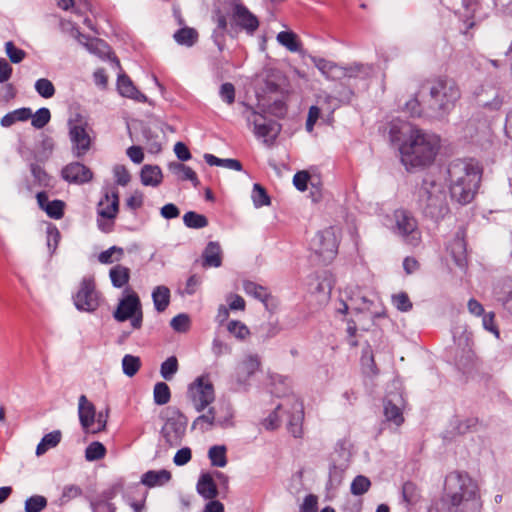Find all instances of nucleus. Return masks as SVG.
<instances>
[{
    "mask_svg": "<svg viewBox=\"0 0 512 512\" xmlns=\"http://www.w3.org/2000/svg\"><path fill=\"white\" fill-rule=\"evenodd\" d=\"M446 496L436 501L429 512H480L477 484L466 473L451 472L445 479Z\"/></svg>",
    "mask_w": 512,
    "mask_h": 512,
    "instance_id": "obj_1",
    "label": "nucleus"
},
{
    "mask_svg": "<svg viewBox=\"0 0 512 512\" xmlns=\"http://www.w3.org/2000/svg\"><path fill=\"white\" fill-rule=\"evenodd\" d=\"M227 16L221 10H216L213 14V21L216 24L212 33L214 43L220 51L224 49L226 33L234 37L239 31H244L247 35H254L259 28V20L242 2L234 0L230 4Z\"/></svg>",
    "mask_w": 512,
    "mask_h": 512,
    "instance_id": "obj_2",
    "label": "nucleus"
},
{
    "mask_svg": "<svg viewBox=\"0 0 512 512\" xmlns=\"http://www.w3.org/2000/svg\"><path fill=\"white\" fill-rule=\"evenodd\" d=\"M440 149L438 135L413 128L400 146L401 162L407 170L430 166Z\"/></svg>",
    "mask_w": 512,
    "mask_h": 512,
    "instance_id": "obj_3",
    "label": "nucleus"
},
{
    "mask_svg": "<svg viewBox=\"0 0 512 512\" xmlns=\"http://www.w3.org/2000/svg\"><path fill=\"white\" fill-rule=\"evenodd\" d=\"M451 198L461 205L470 203L479 188L481 169L476 163L456 159L448 166Z\"/></svg>",
    "mask_w": 512,
    "mask_h": 512,
    "instance_id": "obj_4",
    "label": "nucleus"
},
{
    "mask_svg": "<svg viewBox=\"0 0 512 512\" xmlns=\"http://www.w3.org/2000/svg\"><path fill=\"white\" fill-rule=\"evenodd\" d=\"M421 89L429 91L428 113L439 119L446 117L461 98L458 84L450 78L426 80L421 84Z\"/></svg>",
    "mask_w": 512,
    "mask_h": 512,
    "instance_id": "obj_5",
    "label": "nucleus"
},
{
    "mask_svg": "<svg viewBox=\"0 0 512 512\" xmlns=\"http://www.w3.org/2000/svg\"><path fill=\"white\" fill-rule=\"evenodd\" d=\"M417 197L419 208L426 217L438 221L448 214L449 206L445 187L434 176L427 175L423 178Z\"/></svg>",
    "mask_w": 512,
    "mask_h": 512,
    "instance_id": "obj_6",
    "label": "nucleus"
},
{
    "mask_svg": "<svg viewBox=\"0 0 512 512\" xmlns=\"http://www.w3.org/2000/svg\"><path fill=\"white\" fill-rule=\"evenodd\" d=\"M393 232L409 246L417 247L422 241L421 231L416 218L407 210L398 209L394 212Z\"/></svg>",
    "mask_w": 512,
    "mask_h": 512,
    "instance_id": "obj_7",
    "label": "nucleus"
},
{
    "mask_svg": "<svg viewBox=\"0 0 512 512\" xmlns=\"http://www.w3.org/2000/svg\"><path fill=\"white\" fill-rule=\"evenodd\" d=\"M187 422V418L178 409H167V418L162 427L161 434L170 447H176L181 444L185 436Z\"/></svg>",
    "mask_w": 512,
    "mask_h": 512,
    "instance_id": "obj_8",
    "label": "nucleus"
},
{
    "mask_svg": "<svg viewBox=\"0 0 512 512\" xmlns=\"http://www.w3.org/2000/svg\"><path fill=\"white\" fill-rule=\"evenodd\" d=\"M244 106L243 115L249 124H253L255 136L262 138L264 143H273L280 132L278 123L257 113L251 106L246 104Z\"/></svg>",
    "mask_w": 512,
    "mask_h": 512,
    "instance_id": "obj_9",
    "label": "nucleus"
},
{
    "mask_svg": "<svg viewBox=\"0 0 512 512\" xmlns=\"http://www.w3.org/2000/svg\"><path fill=\"white\" fill-rule=\"evenodd\" d=\"M188 397L197 412L204 411L215 400V391L208 375L197 377L188 387Z\"/></svg>",
    "mask_w": 512,
    "mask_h": 512,
    "instance_id": "obj_10",
    "label": "nucleus"
},
{
    "mask_svg": "<svg viewBox=\"0 0 512 512\" xmlns=\"http://www.w3.org/2000/svg\"><path fill=\"white\" fill-rule=\"evenodd\" d=\"M310 249L326 264L334 259L338 250V241L332 227L319 231L310 241Z\"/></svg>",
    "mask_w": 512,
    "mask_h": 512,
    "instance_id": "obj_11",
    "label": "nucleus"
},
{
    "mask_svg": "<svg viewBox=\"0 0 512 512\" xmlns=\"http://www.w3.org/2000/svg\"><path fill=\"white\" fill-rule=\"evenodd\" d=\"M114 318L119 322L131 319V326L139 329L142 326L143 314L141 310L140 299L136 293L132 292L122 298L113 313Z\"/></svg>",
    "mask_w": 512,
    "mask_h": 512,
    "instance_id": "obj_12",
    "label": "nucleus"
},
{
    "mask_svg": "<svg viewBox=\"0 0 512 512\" xmlns=\"http://www.w3.org/2000/svg\"><path fill=\"white\" fill-rule=\"evenodd\" d=\"M75 307L80 311L93 312L99 306L98 293L92 279L84 278L78 292L73 297Z\"/></svg>",
    "mask_w": 512,
    "mask_h": 512,
    "instance_id": "obj_13",
    "label": "nucleus"
},
{
    "mask_svg": "<svg viewBox=\"0 0 512 512\" xmlns=\"http://www.w3.org/2000/svg\"><path fill=\"white\" fill-rule=\"evenodd\" d=\"M288 415L287 429L295 437H302V422L304 419L303 404L295 395L288 397V407L285 410Z\"/></svg>",
    "mask_w": 512,
    "mask_h": 512,
    "instance_id": "obj_14",
    "label": "nucleus"
},
{
    "mask_svg": "<svg viewBox=\"0 0 512 512\" xmlns=\"http://www.w3.org/2000/svg\"><path fill=\"white\" fill-rule=\"evenodd\" d=\"M384 416L389 423L399 427L404 422L403 409L405 400L399 393H390L384 399Z\"/></svg>",
    "mask_w": 512,
    "mask_h": 512,
    "instance_id": "obj_15",
    "label": "nucleus"
},
{
    "mask_svg": "<svg viewBox=\"0 0 512 512\" xmlns=\"http://www.w3.org/2000/svg\"><path fill=\"white\" fill-rule=\"evenodd\" d=\"M61 176L70 184L81 185L90 182L93 178V173L84 164L72 162L63 167Z\"/></svg>",
    "mask_w": 512,
    "mask_h": 512,
    "instance_id": "obj_16",
    "label": "nucleus"
},
{
    "mask_svg": "<svg viewBox=\"0 0 512 512\" xmlns=\"http://www.w3.org/2000/svg\"><path fill=\"white\" fill-rule=\"evenodd\" d=\"M119 212V192L116 188L106 189L98 203L97 214L101 218L113 220Z\"/></svg>",
    "mask_w": 512,
    "mask_h": 512,
    "instance_id": "obj_17",
    "label": "nucleus"
},
{
    "mask_svg": "<svg viewBox=\"0 0 512 512\" xmlns=\"http://www.w3.org/2000/svg\"><path fill=\"white\" fill-rule=\"evenodd\" d=\"M36 200L39 208L44 211L48 217L59 220L64 215L65 202L62 200H50L47 192L42 191L36 194Z\"/></svg>",
    "mask_w": 512,
    "mask_h": 512,
    "instance_id": "obj_18",
    "label": "nucleus"
},
{
    "mask_svg": "<svg viewBox=\"0 0 512 512\" xmlns=\"http://www.w3.org/2000/svg\"><path fill=\"white\" fill-rule=\"evenodd\" d=\"M70 139L77 157L84 155L90 148L91 139L82 124L70 128Z\"/></svg>",
    "mask_w": 512,
    "mask_h": 512,
    "instance_id": "obj_19",
    "label": "nucleus"
},
{
    "mask_svg": "<svg viewBox=\"0 0 512 512\" xmlns=\"http://www.w3.org/2000/svg\"><path fill=\"white\" fill-rule=\"evenodd\" d=\"M448 250L450 252L451 257L453 258L455 264L461 268L465 269L467 266V251H466V243L464 240V232L459 230L454 239L448 246Z\"/></svg>",
    "mask_w": 512,
    "mask_h": 512,
    "instance_id": "obj_20",
    "label": "nucleus"
},
{
    "mask_svg": "<svg viewBox=\"0 0 512 512\" xmlns=\"http://www.w3.org/2000/svg\"><path fill=\"white\" fill-rule=\"evenodd\" d=\"M78 415L83 430L89 433L90 427L95 425L96 411L93 403L85 395L79 397Z\"/></svg>",
    "mask_w": 512,
    "mask_h": 512,
    "instance_id": "obj_21",
    "label": "nucleus"
},
{
    "mask_svg": "<svg viewBox=\"0 0 512 512\" xmlns=\"http://www.w3.org/2000/svg\"><path fill=\"white\" fill-rule=\"evenodd\" d=\"M117 88L119 93L124 97L134 99L138 102L147 101V97L137 90L131 79L126 74L118 75Z\"/></svg>",
    "mask_w": 512,
    "mask_h": 512,
    "instance_id": "obj_22",
    "label": "nucleus"
},
{
    "mask_svg": "<svg viewBox=\"0 0 512 512\" xmlns=\"http://www.w3.org/2000/svg\"><path fill=\"white\" fill-rule=\"evenodd\" d=\"M333 285L332 276L328 272L316 275L309 284L310 290L313 293L321 295L324 300L329 298Z\"/></svg>",
    "mask_w": 512,
    "mask_h": 512,
    "instance_id": "obj_23",
    "label": "nucleus"
},
{
    "mask_svg": "<svg viewBox=\"0 0 512 512\" xmlns=\"http://www.w3.org/2000/svg\"><path fill=\"white\" fill-rule=\"evenodd\" d=\"M202 266L220 267L222 264V249L218 242L210 241L202 253Z\"/></svg>",
    "mask_w": 512,
    "mask_h": 512,
    "instance_id": "obj_24",
    "label": "nucleus"
},
{
    "mask_svg": "<svg viewBox=\"0 0 512 512\" xmlns=\"http://www.w3.org/2000/svg\"><path fill=\"white\" fill-rule=\"evenodd\" d=\"M312 61L317 69L327 78L331 80H340L343 78L342 66L335 62L324 58L313 57Z\"/></svg>",
    "mask_w": 512,
    "mask_h": 512,
    "instance_id": "obj_25",
    "label": "nucleus"
},
{
    "mask_svg": "<svg viewBox=\"0 0 512 512\" xmlns=\"http://www.w3.org/2000/svg\"><path fill=\"white\" fill-rule=\"evenodd\" d=\"M171 477V472L166 469L149 470L142 475L140 483L149 488H154L165 485L171 480Z\"/></svg>",
    "mask_w": 512,
    "mask_h": 512,
    "instance_id": "obj_26",
    "label": "nucleus"
},
{
    "mask_svg": "<svg viewBox=\"0 0 512 512\" xmlns=\"http://www.w3.org/2000/svg\"><path fill=\"white\" fill-rule=\"evenodd\" d=\"M215 418L218 427H233L234 411L232 405L229 402H221L218 406H215Z\"/></svg>",
    "mask_w": 512,
    "mask_h": 512,
    "instance_id": "obj_27",
    "label": "nucleus"
},
{
    "mask_svg": "<svg viewBox=\"0 0 512 512\" xmlns=\"http://www.w3.org/2000/svg\"><path fill=\"white\" fill-rule=\"evenodd\" d=\"M141 183L144 186L157 187L162 182V171L157 165H144L140 172Z\"/></svg>",
    "mask_w": 512,
    "mask_h": 512,
    "instance_id": "obj_28",
    "label": "nucleus"
},
{
    "mask_svg": "<svg viewBox=\"0 0 512 512\" xmlns=\"http://www.w3.org/2000/svg\"><path fill=\"white\" fill-rule=\"evenodd\" d=\"M90 53L95 54L100 58H110L112 55L111 48L109 45L102 39L99 38H89L86 36V39L81 43Z\"/></svg>",
    "mask_w": 512,
    "mask_h": 512,
    "instance_id": "obj_29",
    "label": "nucleus"
},
{
    "mask_svg": "<svg viewBox=\"0 0 512 512\" xmlns=\"http://www.w3.org/2000/svg\"><path fill=\"white\" fill-rule=\"evenodd\" d=\"M169 170L177 176L179 180H189L192 182L194 187H198L200 182L195 171L179 162H173L169 164Z\"/></svg>",
    "mask_w": 512,
    "mask_h": 512,
    "instance_id": "obj_30",
    "label": "nucleus"
},
{
    "mask_svg": "<svg viewBox=\"0 0 512 512\" xmlns=\"http://www.w3.org/2000/svg\"><path fill=\"white\" fill-rule=\"evenodd\" d=\"M260 367V359L257 355L247 356L238 366V377L240 381H246Z\"/></svg>",
    "mask_w": 512,
    "mask_h": 512,
    "instance_id": "obj_31",
    "label": "nucleus"
},
{
    "mask_svg": "<svg viewBox=\"0 0 512 512\" xmlns=\"http://www.w3.org/2000/svg\"><path fill=\"white\" fill-rule=\"evenodd\" d=\"M197 492L205 499L212 500L218 495L216 484L209 474L200 476L197 482Z\"/></svg>",
    "mask_w": 512,
    "mask_h": 512,
    "instance_id": "obj_32",
    "label": "nucleus"
},
{
    "mask_svg": "<svg viewBox=\"0 0 512 512\" xmlns=\"http://www.w3.org/2000/svg\"><path fill=\"white\" fill-rule=\"evenodd\" d=\"M61 439L62 433L60 430H54L46 434L36 447V455L42 456L50 449L57 447L58 444L61 442Z\"/></svg>",
    "mask_w": 512,
    "mask_h": 512,
    "instance_id": "obj_33",
    "label": "nucleus"
},
{
    "mask_svg": "<svg viewBox=\"0 0 512 512\" xmlns=\"http://www.w3.org/2000/svg\"><path fill=\"white\" fill-rule=\"evenodd\" d=\"M277 42L290 52H298L301 49V42L293 31H281L276 36Z\"/></svg>",
    "mask_w": 512,
    "mask_h": 512,
    "instance_id": "obj_34",
    "label": "nucleus"
},
{
    "mask_svg": "<svg viewBox=\"0 0 512 512\" xmlns=\"http://www.w3.org/2000/svg\"><path fill=\"white\" fill-rule=\"evenodd\" d=\"M215 426H217L215 407H210L206 413L199 415L192 423L193 429H199L202 432L209 431Z\"/></svg>",
    "mask_w": 512,
    "mask_h": 512,
    "instance_id": "obj_35",
    "label": "nucleus"
},
{
    "mask_svg": "<svg viewBox=\"0 0 512 512\" xmlns=\"http://www.w3.org/2000/svg\"><path fill=\"white\" fill-rule=\"evenodd\" d=\"M109 277L114 287L122 288L129 282L130 269L122 265H116L110 269Z\"/></svg>",
    "mask_w": 512,
    "mask_h": 512,
    "instance_id": "obj_36",
    "label": "nucleus"
},
{
    "mask_svg": "<svg viewBox=\"0 0 512 512\" xmlns=\"http://www.w3.org/2000/svg\"><path fill=\"white\" fill-rule=\"evenodd\" d=\"M32 118V110L30 108H20L7 113L1 118L3 127H10L18 121H27Z\"/></svg>",
    "mask_w": 512,
    "mask_h": 512,
    "instance_id": "obj_37",
    "label": "nucleus"
},
{
    "mask_svg": "<svg viewBox=\"0 0 512 512\" xmlns=\"http://www.w3.org/2000/svg\"><path fill=\"white\" fill-rule=\"evenodd\" d=\"M155 309L163 312L170 302V290L166 286H157L152 292Z\"/></svg>",
    "mask_w": 512,
    "mask_h": 512,
    "instance_id": "obj_38",
    "label": "nucleus"
},
{
    "mask_svg": "<svg viewBox=\"0 0 512 512\" xmlns=\"http://www.w3.org/2000/svg\"><path fill=\"white\" fill-rule=\"evenodd\" d=\"M343 78H355L359 76H367L372 72V66L362 63H353L348 66H342Z\"/></svg>",
    "mask_w": 512,
    "mask_h": 512,
    "instance_id": "obj_39",
    "label": "nucleus"
},
{
    "mask_svg": "<svg viewBox=\"0 0 512 512\" xmlns=\"http://www.w3.org/2000/svg\"><path fill=\"white\" fill-rule=\"evenodd\" d=\"M287 407H288V397L282 403L278 404L277 407L275 408V410L272 413H270V415L267 418H265L263 420V426L267 430L277 429L281 423L279 413L281 411L285 412Z\"/></svg>",
    "mask_w": 512,
    "mask_h": 512,
    "instance_id": "obj_40",
    "label": "nucleus"
},
{
    "mask_svg": "<svg viewBox=\"0 0 512 512\" xmlns=\"http://www.w3.org/2000/svg\"><path fill=\"white\" fill-rule=\"evenodd\" d=\"M243 290L247 295H250L255 299H258L263 303H265L269 297V293L265 287L258 285L257 283L252 281H244Z\"/></svg>",
    "mask_w": 512,
    "mask_h": 512,
    "instance_id": "obj_41",
    "label": "nucleus"
},
{
    "mask_svg": "<svg viewBox=\"0 0 512 512\" xmlns=\"http://www.w3.org/2000/svg\"><path fill=\"white\" fill-rule=\"evenodd\" d=\"M208 457L212 466L225 467L227 464L226 447L223 445L212 446L208 451Z\"/></svg>",
    "mask_w": 512,
    "mask_h": 512,
    "instance_id": "obj_42",
    "label": "nucleus"
},
{
    "mask_svg": "<svg viewBox=\"0 0 512 512\" xmlns=\"http://www.w3.org/2000/svg\"><path fill=\"white\" fill-rule=\"evenodd\" d=\"M441 2L449 10H452L455 13L460 12L461 7L464 8L467 12L466 13L467 16L474 13L475 6L477 5L476 0H448L447 2H444V0H441Z\"/></svg>",
    "mask_w": 512,
    "mask_h": 512,
    "instance_id": "obj_43",
    "label": "nucleus"
},
{
    "mask_svg": "<svg viewBox=\"0 0 512 512\" xmlns=\"http://www.w3.org/2000/svg\"><path fill=\"white\" fill-rule=\"evenodd\" d=\"M183 222L188 228L201 229L208 225V219L202 214L188 211L183 216Z\"/></svg>",
    "mask_w": 512,
    "mask_h": 512,
    "instance_id": "obj_44",
    "label": "nucleus"
},
{
    "mask_svg": "<svg viewBox=\"0 0 512 512\" xmlns=\"http://www.w3.org/2000/svg\"><path fill=\"white\" fill-rule=\"evenodd\" d=\"M40 146L37 149V154L35 157L40 160H46L49 158V156L52 154L53 148H54V141L53 139L46 135L45 133L40 134Z\"/></svg>",
    "mask_w": 512,
    "mask_h": 512,
    "instance_id": "obj_45",
    "label": "nucleus"
},
{
    "mask_svg": "<svg viewBox=\"0 0 512 512\" xmlns=\"http://www.w3.org/2000/svg\"><path fill=\"white\" fill-rule=\"evenodd\" d=\"M141 367V360L139 357L126 354L122 359L123 373L128 377H133Z\"/></svg>",
    "mask_w": 512,
    "mask_h": 512,
    "instance_id": "obj_46",
    "label": "nucleus"
},
{
    "mask_svg": "<svg viewBox=\"0 0 512 512\" xmlns=\"http://www.w3.org/2000/svg\"><path fill=\"white\" fill-rule=\"evenodd\" d=\"M171 392L169 386L164 382H158L154 386L153 399L157 405H165L170 401Z\"/></svg>",
    "mask_w": 512,
    "mask_h": 512,
    "instance_id": "obj_47",
    "label": "nucleus"
},
{
    "mask_svg": "<svg viewBox=\"0 0 512 512\" xmlns=\"http://www.w3.org/2000/svg\"><path fill=\"white\" fill-rule=\"evenodd\" d=\"M198 34L193 28H182L174 34L178 44L192 46L197 41Z\"/></svg>",
    "mask_w": 512,
    "mask_h": 512,
    "instance_id": "obj_48",
    "label": "nucleus"
},
{
    "mask_svg": "<svg viewBox=\"0 0 512 512\" xmlns=\"http://www.w3.org/2000/svg\"><path fill=\"white\" fill-rule=\"evenodd\" d=\"M45 227L47 247L50 254H53L60 240V232L58 228L52 223H45Z\"/></svg>",
    "mask_w": 512,
    "mask_h": 512,
    "instance_id": "obj_49",
    "label": "nucleus"
},
{
    "mask_svg": "<svg viewBox=\"0 0 512 512\" xmlns=\"http://www.w3.org/2000/svg\"><path fill=\"white\" fill-rule=\"evenodd\" d=\"M124 251L122 248L117 246H112L109 249L101 252L98 255V260L102 264H111L115 261H120Z\"/></svg>",
    "mask_w": 512,
    "mask_h": 512,
    "instance_id": "obj_50",
    "label": "nucleus"
},
{
    "mask_svg": "<svg viewBox=\"0 0 512 512\" xmlns=\"http://www.w3.org/2000/svg\"><path fill=\"white\" fill-rule=\"evenodd\" d=\"M106 455L105 446L98 442H92L89 444L85 450V458L87 461H96L104 458Z\"/></svg>",
    "mask_w": 512,
    "mask_h": 512,
    "instance_id": "obj_51",
    "label": "nucleus"
},
{
    "mask_svg": "<svg viewBox=\"0 0 512 512\" xmlns=\"http://www.w3.org/2000/svg\"><path fill=\"white\" fill-rule=\"evenodd\" d=\"M178 371V361L177 358L171 356L167 358L162 364L160 368V374L165 380H171L174 375Z\"/></svg>",
    "mask_w": 512,
    "mask_h": 512,
    "instance_id": "obj_52",
    "label": "nucleus"
},
{
    "mask_svg": "<svg viewBox=\"0 0 512 512\" xmlns=\"http://www.w3.org/2000/svg\"><path fill=\"white\" fill-rule=\"evenodd\" d=\"M83 490L75 484L65 485L59 498L60 505L67 504L72 499L82 496Z\"/></svg>",
    "mask_w": 512,
    "mask_h": 512,
    "instance_id": "obj_53",
    "label": "nucleus"
},
{
    "mask_svg": "<svg viewBox=\"0 0 512 512\" xmlns=\"http://www.w3.org/2000/svg\"><path fill=\"white\" fill-rule=\"evenodd\" d=\"M34 88L40 96L46 99L52 98L55 94L53 83L46 78L38 79L34 83Z\"/></svg>",
    "mask_w": 512,
    "mask_h": 512,
    "instance_id": "obj_54",
    "label": "nucleus"
},
{
    "mask_svg": "<svg viewBox=\"0 0 512 512\" xmlns=\"http://www.w3.org/2000/svg\"><path fill=\"white\" fill-rule=\"evenodd\" d=\"M252 199L256 207H262L270 204V198L266 190L258 183L253 186Z\"/></svg>",
    "mask_w": 512,
    "mask_h": 512,
    "instance_id": "obj_55",
    "label": "nucleus"
},
{
    "mask_svg": "<svg viewBox=\"0 0 512 512\" xmlns=\"http://www.w3.org/2000/svg\"><path fill=\"white\" fill-rule=\"evenodd\" d=\"M227 330L240 340H244L250 334L248 327L244 323L236 320H232L228 323Z\"/></svg>",
    "mask_w": 512,
    "mask_h": 512,
    "instance_id": "obj_56",
    "label": "nucleus"
},
{
    "mask_svg": "<svg viewBox=\"0 0 512 512\" xmlns=\"http://www.w3.org/2000/svg\"><path fill=\"white\" fill-rule=\"evenodd\" d=\"M402 497L408 505L415 504L419 497L416 485L412 482H405L402 487Z\"/></svg>",
    "mask_w": 512,
    "mask_h": 512,
    "instance_id": "obj_57",
    "label": "nucleus"
},
{
    "mask_svg": "<svg viewBox=\"0 0 512 512\" xmlns=\"http://www.w3.org/2000/svg\"><path fill=\"white\" fill-rule=\"evenodd\" d=\"M489 91H491L493 98L491 100L484 99L483 94L480 93V94H478V102L480 105H482L484 107L497 110L502 105V99H500L497 89L490 87Z\"/></svg>",
    "mask_w": 512,
    "mask_h": 512,
    "instance_id": "obj_58",
    "label": "nucleus"
},
{
    "mask_svg": "<svg viewBox=\"0 0 512 512\" xmlns=\"http://www.w3.org/2000/svg\"><path fill=\"white\" fill-rule=\"evenodd\" d=\"M370 480L362 475L357 476L351 483V493L353 495H363L370 488Z\"/></svg>",
    "mask_w": 512,
    "mask_h": 512,
    "instance_id": "obj_59",
    "label": "nucleus"
},
{
    "mask_svg": "<svg viewBox=\"0 0 512 512\" xmlns=\"http://www.w3.org/2000/svg\"><path fill=\"white\" fill-rule=\"evenodd\" d=\"M60 27L62 32L75 38L80 44L83 43L84 39H86V36L79 31L78 27L69 20L61 21Z\"/></svg>",
    "mask_w": 512,
    "mask_h": 512,
    "instance_id": "obj_60",
    "label": "nucleus"
},
{
    "mask_svg": "<svg viewBox=\"0 0 512 512\" xmlns=\"http://www.w3.org/2000/svg\"><path fill=\"white\" fill-rule=\"evenodd\" d=\"M423 91L424 90L420 88L419 91L416 93L415 97L405 104V110L409 112L411 116H421L422 113L424 112V109L422 108L421 103L418 99V97L422 95Z\"/></svg>",
    "mask_w": 512,
    "mask_h": 512,
    "instance_id": "obj_61",
    "label": "nucleus"
},
{
    "mask_svg": "<svg viewBox=\"0 0 512 512\" xmlns=\"http://www.w3.org/2000/svg\"><path fill=\"white\" fill-rule=\"evenodd\" d=\"M170 325L177 332H186L190 327V318L187 314H178L172 318Z\"/></svg>",
    "mask_w": 512,
    "mask_h": 512,
    "instance_id": "obj_62",
    "label": "nucleus"
},
{
    "mask_svg": "<svg viewBox=\"0 0 512 512\" xmlns=\"http://www.w3.org/2000/svg\"><path fill=\"white\" fill-rule=\"evenodd\" d=\"M361 363L366 373H370L372 375L377 374L374 357L372 351L369 348L363 351Z\"/></svg>",
    "mask_w": 512,
    "mask_h": 512,
    "instance_id": "obj_63",
    "label": "nucleus"
},
{
    "mask_svg": "<svg viewBox=\"0 0 512 512\" xmlns=\"http://www.w3.org/2000/svg\"><path fill=\"white\" fill-rule=\"evenodd\" d=\"M51 113L48 108L42 107L34 112V128H43L49 123Z\"/></svg>",
    "mask_w": 512,
    "mask_h": 512,
    "instance_id": "obj_64",
    "label": "nucleus"
}]
</instances>
